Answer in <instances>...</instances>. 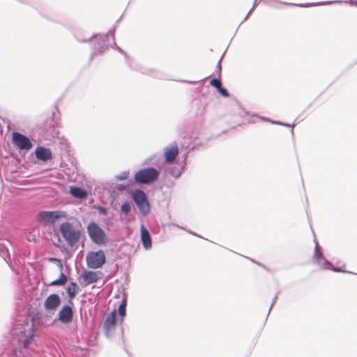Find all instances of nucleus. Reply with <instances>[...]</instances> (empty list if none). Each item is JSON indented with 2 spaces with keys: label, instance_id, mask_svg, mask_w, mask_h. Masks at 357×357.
Instances as JSON below:
<instances>
[{
  "label": "nucleus",
  "instance_id": "dca6fc26",
  "mask_svg": "<svg viewBox=\"0 0 357 357\" xmlns=\"http://www.w3.org/2000/svg\"><path fill=\"white\" fill-rule=\"evenodd\" d=\"M342 2H343V1L341 0H335V1H322V2L312 3H305V4L287 3V5L300 6V7H309V6H320V5H329V4H332V3H340ZM279 3V2L277 1H275V0H269L268 1V4L270 6H275V3ZM280 3H282V4H286V3H282V2H280Z\"/></svg>",
  "mask_w": 357,
  "mask_h": 357
},
{
  "label": "nucleus",
  "instance_id": "c756f323",
  "mask_svg": "<svg viewBox=\"0 0 357 357\" xmlns=\"http://www.w3.org/2000/svg\"><path fill=\"white\" fill-rule=\"evenodd\" d=\"M344 2L349 3L351 6H357V1L356 0H345Z\"/></svg>",
  "mask_w": 357,
  "mask_h": 357
},
{
  "label": "nucleus",
  "instance_id": "0eeeda50",
  "mask_svg": "<svg viewBox=\"0 0 357 357\" xmlns=\"http://www.w3.org/2000/svg\"><path fill=\"white\" fill-rule=\"evenodd\" d=\"M105 255L102 250L90 252L86 257L87 266L93 269L100 268L105 263Z\"/></svg>",
  "mask_w": 357,
  "mask_h": 357
},
{
  "label": "nucleus",
  "instance_id": "1a4fd4ad",
  "mask_svg": "<svg viewBox=\"0 0 357 357\" xmlns=\"http://www.w3.org/2000/svg\"><path fill=\"white\" fill-rule=\"evenodd\" d=\"M66 213L61 211H42L38 215L40 222L47 224H54L59 218L65 217Z\"/></svg>",
  "mask_w": 357,
  "mask_h": 357
},
{
  "label": "nucleus",
  "instance_id": "4be33fe9",
  "mask_svg": "<svg viewBox=\"0 0 357 357\" xmlns=\"http://www.w3.org/2000/svg\"><path fill=\"white\" fill-rule=\"evenodd\" d=\"M121 211L125 215H128L130 211V205L128 202H126L121 206Z\"/></svg>",
  "mask_w": 357,
  "mask_h": 357
},
{
  "label": "nucleus",
  "instance_id": "6ab92c4d",
  "mask_svg": "<svg viewBox=\"0 0 357 357\" xmlns=\"http://www.w3.org/2000/svg\"><path fill=\"white\" fill-rule=\"evenodd\" d=\"M70 193L73 197L79 199L86 198L87 196V192L79 187H70Z\"/></svg>",
  "mask_w": 357,
  "mask_h": 357
},
{
  "label": "nucleus",
  "instance_id": "f03ea898",
  "mask_svg": "<svg viewBox=\"0 0 357 357\" xmlns=\"http://www.w3.org/2000/svg\"><path fill=\"white\" fill-rule=\"evenodd\" d=\"M59 231L70 247L75 246L80 239V231L68 222L62 223L60 225Z\"/></svg>",
  "mask_w": 357,
  "mask_h": 357
},
{
  "label": "nucleus",
  "instance_id": "f3484780",
  "mask_svg": "<svg viewBox=\"0 0 357 357\" xmlns=\"http://www.w3.org/2000/svg\"><path fill=\"white\" fill-rule=\"evenodd\" d=\"M140 231L142 245L146 250H149L152 248V241L150 234L144 225L141 226Z\"/></svg>",
  "mask_w": 357,
  "mask_h": 357
},
{
  "label": "nucleus",
  "instance_id": "7c9ffc66",
  "mask_svg": "<svg viewBox=\"0 0 357 357\" xmlns=\"http://www.w3.org/2000/svg\"><path fill=\"white\" fill-rule=\"evenodd\" d=\"M170 174L175 178H178L180 176L181 172H177L174 170H171Z\"/></svg>",
  "mask_w": 357,
  "mask_h": 357
},
{
  "label": "nucleus",
  "instance_id": "f8f14e48",
  "mask_svg": "<svg viewBox=\"0 0 357 357\" xmlns=\"http://www.w3.org/2000/svg\"><path fill=\"white\" fill-rule=\"evenodd\" d=\"M116 311H112L109 314L103 323L104 331L107 337H110L112 332L116 328Z\"/></svg>",
  "mask_w": 357,
  "mask_h": 357
},
{
  "label": "nucleus",
  "instance_id": "c9c22d12",
  "mask_svg": "<svg viewBox=\"0 0 357 357\" xmlns=\"http://www.w3.org/2000/svg\"><path fill=\"white\" fill-rule=\"evenodd\" d=\"M116 49H117L118 50H119L120 52H122V50H121L119 47H116Z\"/></svg>",
  "mask_w": 357,
  "mask_h": 357
},
{
  "label": "nucleus",
  "instance_id": "2eb2a0df",
  "mask_svg": "<svg viewBox=\"0 0 357 357\" xmlns=\"http://www.w3.org/2000/svg\"><path fill=\"white\" fill-rule=\"evenodd\" d=\"M35 155L36 158L42 162H47L52 158L51 150L40 146L36 147Z\"/></svg>",
  "mask_w": 357,
  "mask_h": 357
},
{
  "label": "nucleus",
  "instance_id": "c85d7f7f",
  "mask_svg": "<svg viewBox=\"0 0 357 357\" xmlns=\"http://www.w3.org/2000/svg\"><path fill=\"white\" fill-rule=\"evenodd\" d=\"M277 298H278V294H276V295H275V296L274 297V298H273V302H272V303H271V307H270V308H269V310H268V314H267V316H268V314H269V313H270V312H271V309H272V307H273V305L275 304V301H276Z\"/></svg>",
  "mask_w": 357,
  "mask_h": 357
},
{
  "label": "nucleus",
  "instance_id": "39448f33",
  "mask_svg": "<svg viewBox=\"0 0 357 357\" xmlns=\"http://www.w3.org/2000/svg\"><path fill=\"white\" fill-rule=\"evenodd\" d=\"M131 197L137 205L142 215L146 216L149 213L151 206L145 192L141 190H135L131 193Z\"/></svg>",
  "mask_w": 357,
  "mask_h": 357
},
{
  "label": "nucleus",
  "instance_id": "6e6552de",
  "mask_svg": "<svg viewBox=\"0 0 357 357\" xmlns=\"http://www.w3.org/2000/svg\"><path fill=\"white\" fill-rule=\"evenodd\" d=\"M107 38L108 34L96 35L91 38V40L93 43L91 57L103 52L107 48V45L106 44Z\"/></svg>",
  "mask_w": 357,
  "mask_h": 357
},
{
  "label": "nucleus",
  "instance_id": "4468645a",
  "mask_svg": "<svg viewBox=\"0 0 357 357\" xmlns=\"http://www.w3.org/2000/svg\"><path fill=\"white\" fill-rule=\"evenodd\" d=\"M73 315L72 307L69 305H64L59 312L58 319L63 324H68L71 322Z\"/></svg>",
  "mask_w": 357,
  "mask_h": 357
},
{
  "label": "nucleus",
  "instance_id": "2f4dec72",
  "mask_svg": "<svg viewBox=\"0 0 357 357\" xmlns=\"http://www.w3.org/2000/svg\"><path fill=\"white\" fill-rule=\"evenodd\" d=\"M224 56V54L222 55V56L220 57V59L218 60V71H219V73H220V71H221V61H222V59Z\"/></svg>",
  "mask_w": 357,
  "mask_h": 357
},
{
  "label": "nucleus",
  "instance_id": "cd10ccee",
  "mask_svg": "<svg viewBox=\"0 0 357 357\" xmlns=\"http://www.w3.org/2000/svg\"><path fill=\"white\" fill-rule=\"evenodd\" d=\"M256 1L257 0H254V5L252 6V8L250 10V11L248 12V13L247 14V15L244 17V19L243 20V21L241 22V24H242L244 21H245L247 20V18L248 17V15L250 14V13L252 12V10L255 8V5H256Z\"/></svg>",
  "mask_w": 357,
  "mask_h": 357
},
{
  "label": "nucleus",
  "instance_id": "bb28decb",
  "mask_svg": "<svg viewBox=\"0 0 357 357\" xmlns=\"http://www.w3.org/2000/svg\"><path fill=\"white\" fill-rule=\"evenodd\" d=\"M273 123L274 124H278V125H281V126H287V127H291V128H293L294 127V123H292V124H287V123H284L283 122H281V121H272ZM291 133H294V130L293 129H291Z\"/></svg>",
  "mask_w": 357,
  "mask_h": 357
},
{
  "label": "nucleus",
  "instance_id": "9d476101",
  "mask_svg": "<svg viewBox=\"0 0 357 357\" xmlns=\"http://www.w3.org/2000/svg\"><path fill=\"white\" fill-rule=\"evenodd\" d=\"M12 139L14 145L20 150L28 151L32 148V144L30 139L20 132H13Z\"/></svg>",
  "mask_w": 357,
  "mask_h": 357
},
{
  "label": "nucleus",
  "instance_id": "473e14b6",
  "mask_svg": "<svg viewBox=\"0 0 357 357\" xmlns=\"http://www.w3.org/2000/svg\"><path fill=\"white\" fill-rule=\"evenodd\" d=\"M98 210H99V211H100L101 213H103V214H105V213H106V212H107L106 208H104V207H99V208H98Z\"/></svg>",
  "mask_w": 357,
  "mask_h": 357
},
{
  "label": "nucleus",
  "instance_id": "423d86ee",
  "mask_svg": "<svg viewBox=\"0 0 357 357\" xmlns=\"http://www.w3.org/2000/svg\"><path fill=\"white\" fill-rule=\"evenodd\" d=\"M87 231L90 238L96 244L102 245L107 241L105 232L95 222L89 224Z\"/></svg>",
  "mask_w": 357,
  "mask_h": 357
},
{
  "label": "nucleus",
  "instance_id": "72a5a7b5",
  "mask_svg": "<svg viewBox=\"0 0 357 357\" xmlns=\"http://www.w3.org/2000/svg\"><path fill=\"white\" fill-rule=\"evenodd\" d=\"M250 259L253 263H255V264H257V265H259V266H260L263 267L264 268L267 269V268H266V267L264 265H263V264H260V263H259V262L255 261L254 259Z\"/></svg>",
  "mask_w": 357,
  "mask_h": 357
},
{
  "label": "nucleus",
  "instance_id": "a878e982",
  "mask_svg": "<svg viewBox=\"0 0 357 357\" xmlns=\"http://www.w3.org/2000/svg\"><path fill=\"white\" fill-rule=\"evenodd\" d=\"M119 313L121 316L123 317L126 314V304L122 303L119 307Z\"/></svg>",
  "mask_w": 357,
  "mask_h": 357
},
{
  "label": "nucleus",
  "instance_id": "b1692460",
  "mask_svg": "<svg viewBox=\"0 0 357 357\" xmlns=\"http://www.w3.org/2000/svg\"><path fill=\"white\" fill-rule=\"evenodd\" d=\"M217 91L220 94H221L223 97L228 98L229 96V93L227 90V89L222 87V86H220L218 87Z\"/></svg>",
  "mask_w": 357,
  "mask_h": 357
},
{
  "label": "nucleus",
  "instance_id": "aec40b11",
  "mask_svg": "<svg viewBox=\"0 0 357 357\" xmlns=\"http://www.w3.org/2000/svg\"><path fill=\"white\" fill-rule=\"evenodd\" d=\"M78 286L75 282H71L67 288V293L69 298L71 300L74 298L78 291Z\"/></svg>",
  "mask_w": 357,
  "mask_h": 357
},
{
  "label": "nucleus",
  "instance_id": "412c9836",
  "mask_svg": "<svg viewBox=\"0 0 357 357\" xmlns=\"http://www.w3.org/2000/svg\"><path fill=\"white\" fill-rule=\"evenodd\" d=\"M68 278L63 273H60L59 278L52 281L50 284L52 286H61L66 283Z\"/></svg>",
  "mask_w": 357,
  "mask_h": 357
},
{
  "label": "nucleus",
  "instance_id": "a211bd4d",
  "mask_svg": "<svg viewBox=\"0 0 357 357\" xmlns=\"http://www.w3.org/2000/svg\"><path fill=\"white\" fill-rule=\"evenodd\" d=\"M101 275L100 272H93V271H85L82 275V278L86 282L87 284H92L96 282L100 278L99 275Z\"/></svg>",
  "mask_w": 357,
  "mask_h": 357
},
{
  "label": "nucleus",
  "instance_id": "5701e85b",
  "mask_svg": "<svg viewBox=\"0 0 357 357\" xmlns=\"http://www.w3.org/2000/svg\"><path fill=\"white\" fill-rule=\"evenodd\" d=\"M210 84L213 86H214L216 89L218 87L222 85L221 80L220 78H213L210 81Z\"/></svg>",
  "mask_w": 357,
  "mask_h": 357
},
{
  "label": "nucleus",
  "instance_id": "f704fd0d",
  "mask_svg": "<svg viewBox=\"0 0 357 357\" xmlns=\"http://www.w3.org/2000/svg\"><path fill=\"white\" fill-rule=\"evenodd\" d=\"M60 268H61V270L63 269V266H62V264L61 263H60Z\"/></svg>",
  "mask_w": 357,
  "mask_h": 357
},
{
  "label": "nucleus",
  "instance_id": "7ed1b4c3",
  "mask_svg": "<svg viewBox=\"0 0 357 357\" xmlns=\"http://www.w3.org/2000/svg\"><path fill=\"white\" fill-rule=\"evenodd\" d=\"M159 174V171L155 168L146 167L137 171L134 176V179L137 183L150 184L158 178Z\"/></svg>",
  "mask_w": 357,
  "mask_h": 357
},
{
  "label": "nucleus",
  "instance_id": "ddd939ff",
  "mask_svg": "<svg viewBox=\"0 0 357 357\" xmlns=\"http://www.w3.org/2000/svg\"><path fill=\"white\" fill-rule=\"evenodd\" d=\"M61 298L56 294H52L45 300L44 307L49 312H55L60 305Z\"/></svg>",
  "mask_w": 357,
  "mask_h": 357
},
{
  "label": "nucleus",
  "instance_id": "9b49d317",
  "mask_svg": "<svg viewBox=\"0 0 357 357\" xmlns=\"http://www.w3.org/2000/svg\"><path fill=\"white\" fill-rule=\"evenodd\" d=\"M178 146L176 142L164 149V157L167 163H173L178 155Z\"/></svg>",
  "mask_w": 357,
  "mask_h": 357
},
{
  "label": "nucleus",
  "instance_id": "393cba45",
  "mask_svg": "<svg viewBox=\"0 0 357 357\" xmlns=\"http://www.w3.org/2000/svg\"><path fill=\"white\" fill-rule=\"evenodd\" d=\"M129 174H130L129 172L125 171V172H123L122 173H121L120 174L116 175V178L119 181L126 180L128 178Z\"/></svg>",
  "mask_w": 357,
  "mask_h": 357
},
{
  "label": "nucleus",
  "instance_id": "20e7f679",
  "mask_svg": "<svg viewBox=\"0 0 357 357\" xmlns=\"http://www.w3.org/2000/svg\"><path fill=\"white\" fill-rule=\"evenodd\" d=\"M314 253L313 256L314 263L317 264L322 269L331 270L334 272H342L343 271L340 267H335L331 262L324 257L318 241L314 240Z\"/></svg>",
  "mask_w": 357,
  "mask_h": 357
},
{
  "label": "nucleus",
  "instance_id": "f257e3e1",
  "mask_svg": "<svg viewBox=\"0 0 357 357\" xmlns=\"http://www.w3.org/2000/svg\"><path fill=\"white\" fill-rule=\"evenodd\" d=\"M13 334L17 336L19 343L22 344L24 349H27L34 336L33 323L17 324L13 330Z\"/></svg>",
  "mask_w": 357,
  "mask_h": 357
}]
</instances>
